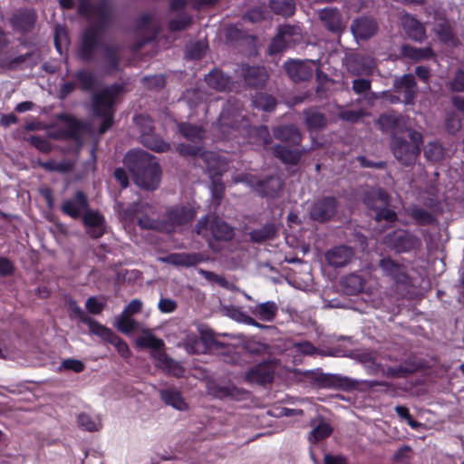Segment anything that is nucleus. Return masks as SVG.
<instances>
[{
    "label": "nucleus",
    "instance_id": "nucleus-1",
    "mask_svg": "<svg viewBox=\"0 0 464 464\" xmlns=\"http://www.w3.org/2000/svg\"><path fill=\"white\" fill-rule=\"evenodd\" d=\"M78 14L86 18L93 16L98 21L85 27L81 34L77 55L83 62L93 60L98 49L103 51V59L111 71H117L121 63V50L117 44H103L102 39L106 28L112 21V10L107 0L93 5L90 0H78Z\"/></svg>",
    "mask_w": 464,
    "mask_h": 464
},
{
    "label": "nucleus",
    "instance_id": "nucleus-2",
    "mask_svg": "<svg viewBox=\"0 0 464 464\" xmlns=\"http://www.w3.org/2000/svg\"><path fill=\"white\" fill-rule=\"evenodd\" d=\"M125 160L138 187L149 191L159 188L161 168L154 156L144 150H138L128 152Z\"/></svg>",
    "mask_w": 464,
    "mask_h": 464
},
{
    "label": "nucleus",
    "instance_id": "nucleus-3",
    "mask_svg": "<svg viewBox=\"0 0 464 464\" xmlns=\"http://www.w3.org/2000/svg\"><path fill=\"white\" fill-rule=\"evenodd\" d=\"M121 92L122 86L115 83L93 94L92 101L93 115L102 120L99 127V133L104 134L112 126L115 100Z\"/></svg>",
    "mask_w": 464,
    "mask_h": 464
},
{
    "label": "nucleus",
    "instance_id": "nucleus-4",
    "mask_svg": "<svg viewBox=\"0 0 464 464\" xmlns=\"http://www.w3.org/2000/svg\"><path fill=\"white\" fill-rule=\"evenodd\" d=\"M410 140L400 135H392L391 147L394 157L403 165H412L420 153V145L423 142L422 134L413 129L407 130Z\"/></svg>",
    "mask_w": 464,
    "mask_h": 464
},
{
    "label": "nucleus",
    "instance_id": "nucleus-5",
    "mask_svg": "<svg viewBox=\"0 0 464 464\" xmlns=\"http://www.w3.org/2000/svg\"><path fill=\"white\" fill-rule=\"evenodd\" d=\"M197 216V210L190 204L174 205L163 214L165 233H173L177 227L190 224Z\"/></svg>",
    "mask_w": 464,
    "mask_h": 464
},
{
    "label": "nucleus",
    "instance_id": "nucleus-6",
    "mask_svg": "<svg viewBox=\"0 0 464 464\" xmlns=\"http://www.w3.org/2000/svg\"><path fill=\"white\" fill-rule=\"evenodd\" d=\"M384 244L395 253H409L421 247V240L405 229H397L384 237Z\"/></svg>",
    "mask_w": 464,
    "mask_h": 464
},
{
    "label": "nucleus",
    "instance_id": "nucleus-7",
    "mask_svg": "<svg viewBox=\"0 0 464 464\" xmlns=\"http://www.w3.org/2000/svg\"><path fill=\"white\" fill-rule=\"evenodd\" d=\"M237 72L243 80L246 86L250 89L263 88L269 78V74L266 67L261 65L242 63L237 70Z\"/></svg>",
    "mask_w": 464,
    "mask_h": 464
},
{
    "label": "nucleus",
    "instance_id": "nucleus-8",
    "mask_svg": "<svg viewBox=\"0 0 464 464\" xmlns=\"http://www.w3.org/2000/svg\"><path fill=\"white\" fill-rule=\"evenodd\" d=\"M338 201L334 196H324L316 199L311 206L310 218L324 223L330 221L337 213Z\"/></svg>",
    "mask_w": 464,
    "mask_h": 464
},
{
    "label": "nucleus",
    "instance_id": "nucleus-9",
    "mask_svg": "<svg viewBox=\"0 0 464 464\" xmlns=\"http://www.w3.org/2000/svg\"><path fill=\"white\" fill-rule=\"evenodd\" d=\"M90 208L88 196L82 190H76L72 197L64 199L60 207L62 213L72 219L81 218Z\"/></svg>",
    "mask_w": 464,
    "mask_h": 464
},
{
    "label": "nucleus",
    "instance_id": "nucleus-10",
    "mask_svg": "<svg viewBox=\"0 0 464 464\" xmlns=\"http://www.w3.org/2000/svg\"><path fill=\"white\" fill-rule=\"evenodd\" d=\"M379 267L383 275L391 277L397 285L408 287L412 285L411 278L407 273V267L392 257L382 258L379 261Z\"/></svg>",
    "mask_w": 464,
    "mask_h": 464
},
{
    "label": "nucleus",
    "instance_id": "nucleus-11",
    "mask_svg": "<svg viewBox=\"0 0 464 464\" xmlns=\"http://www.w3.org/2000/svg\"><path fill=\"white\" fill-rule=\"evenodd\" d=\"M316 61L289 59L284 63L287 76L295 82H307L312 79Z\"/></svg>",
    "mask_w": 464,
    "mask_h": 464
},
{
    "label": "nucleus",
    "instance_id": "nucleus-12",
    "mask_svg": "<svg viewBox=\"0 0 464 464\" xmlns=\"http://www.w3.org/2000/svg\"><path fill=\"white\" fill-rule=\"evenodd\" d=\"M314 383L319 388L343 391H351L357 387V382L349 377L324 372L315 375Z\"/></svg>",
    "mask_w": 464,
    "mask_h": 464
},
{
    "label": "nucleus",
    "instance_id": "nucleus-13",
    "mask_svg": "<svg viewBox=\"0 0 464 464\" xmlns=\"http://www.w3.org/2000/svg\"><path fill=\"white\" fill-rule=\"evenodd\" d=\"M81 219L86 234L92 239H99L106 233V220L99 210L90 208Z\"/></svg>",
    "mask_w": 464,
    "mask_h": 464
},
{
    "label": "nucleus",
    "instance_id": "nucleus-14",
    "mask_svg": "<svg viewBox=\"0 0 464 464\" xmlns=\"http://www.w3.org/2000/svg\"><path fill=\"white\" fill-rule=\"evenodd\" d=\"M393 90L396 93H403L402 102L406 105H413L418 93V85L415 77L411 73H405L395 77Z\"/></svg>",
    "mask_w": 464,
    "mask_h": 464
},
{
    "label": "nucleus",
    "instance_id": "nucleus-15",
    "mask_svg": "<svg viewBox=\"0 0 464 464\" xmlns=\"http://www.w3.org/2000/svg\"><path fill=\"white\" fill-rule=\"evenodd\" d=\"M238 117L235 111L224 108L214 127L216 135L224 140L229 139L238 127Z\"/></svg>",
    "mask_w": 464,
    "mask_h": 464
},
{
    "label": "nucleus",
    "instance_id": "nucleus-16",
    "mask_svg": "<svg viewBox=\"0 0 464 464\" xmlns=\"http://www.w3.org/2000/svg\"><path fill=\"white\" fill-rule=\"evenodd\" d=\"M36 19L37 15L34 9L21 8L13 14L9 22L14 29L26 33L34 28Z\"/></svg>",
    "mask_w": 464,
    "mask_h": 464
},
{
    "label": "nucleus",
    "instance_id": "nucleus-17",
    "mask_svg": "<svg viewBox=\"0 0 464 464\" xmlns=\"http://www.w3.org/2000/svg\"><path fill=\"white\" fill-rule=\"evenodd\" d=\"M353 256V249L344 245L334 246L325 253L326 262L329 266L335 268L347 266Z\"/></svg>",
    "mask_w": 464,
    "mask_h": 464
},
{
    "label": "nucleus",
    "instance_id": "nucleus-18",
    "mask_svg": "<svg viewBox=\"0 0 464 464\" xmlns=\"http://www.w3.org/2000/svg\"><path fill=\"white\" fill-rule=\"evenodd\" d=\"M274 365L271 362H262L253 366L246 373V380L249 382L257 384L271 383L274 380Z\"/></svg>",
    "mask_w": 464,
    "mask_h": 464
},
{
    "label": "nucleus",
    "instance_id": "nucleus-19",
    "mask_svg": "<svg viewBox=\"0 0 464 464\" xmlns=\"http://www.w3.org/2000/svg\"><path fill=\"white\" fill-rule=\"evenodd\" d=\"M380 128L383 131H392V135H399V132H407L410 128L406 127V121L402 115L390 111L382 114L378 119Z\"/></svg>",
    "mask_w": 464,
    "mask_h": 464
},
{
    "label": "nucleus",
    "instance_id": "nucleus-20",
    "mask_svg": "<svg viewBox=\"0 0 464 464\" xmlns=\"http://www.w3.org/2000/svg\"><path fill=\"white\" fill-rule=\"evenodd\" d=\"M255 190L262 198H276L284 187L283 180L275 175L258 179L253 184Z\"/></svg>",
    "mask_w": 464,
    "mask_h": 464
},
{
    "label": "nucleus",
    "instance_id": "nucleus-21",
    "mask_svg": "<svg viewBox=\"0 0 464 464\" xmlns=\"http://www.w3.org/2000/svg\"><path fill=\"white\" fill-rule=\"evenodd\" d=\"M295 34V27L289 24L281 25L277 29V34L272 39L268 53L275 55L283 53L289 47V39Z\"/></svg>",
    "mask_w": 464,
    "mask_h": 464
},
{
    "label": "nucleus",
    "instance_id": "nucleus-22",
    "mask_svg": "<svg viewBox=\"0 0 464 464\" xmlns=\"http://www.w3.org/2000/svg\"><path fill=\"white\" fill-rule=\"evenodd\" d=\"M94 334L113 345L121 357L128 358L130 355V350L127 343L107 326L102 324Z\"/></svg>",
    "mask_w": 464,
    "mask_h": 464
},
{
    "label": "nucleus",
    "instance_id": "nucleus-23",
    "mask_svg": "<svg viewBox=\"0 0 464 464\" xmlns=\"http://www.w3.org/2000/svg\"><path fill=\"white\" fill-rule=\"evenodd\" d=\"M351 29L356 38L367 40L375 34L378 30V24L374 19L362 16L353 22Z\"/></svg>",
    "mask_w": 464,
    "mask_h": 464
},
{
    "label": "nucleus",
    "instance_id": "nucleus-24",
    "mask_svg": "<svg viewBox=\"0 0 464 464\" xmlns=\"http://www.w3.org/2000/svg\"><path fill=\"white\" fill-rule=\"evenodd\" d=\"M207 84L218 92L233 91L235 82L230 76L225 74L220 69H213L205 78Z\"/></svg>",
    "mask_w": 464,
    "mask_h": 464
},
{
    "label": "nucleus",
    "instance_id": "nucleus-25",
    "mask_svg": "<svg viewBox=\"0 0 464 464\" xmlns=\"http://www.w3.org/2000/svg\"><path fill=\"white\" fill-rule=\"evenodd\" d=\"M209 230L213 239L216 241L228 242L235 236L234 228L218 217H214L210 220Z\"/></svg>",
    "mask_w": 464,
    "mask_h": 464
},
{
    "label": "nucleus",
    "instance_id": "nucleus-26",
    "mask_svg": "<svg viewBox=\"0 0 464 464\" xmlns=\"http://www.w3.org/2000/svg\"><path fill=\"white\" fill-rule=\"evenodd\" d=\"M274 137L283 142L297 146L302 141V134L294 124L280 125L273 129Z\"/></svg>",
    "mask_w": 464,
    "mask_h": 464
},
{
    "label": "nucleus",
    "instance_id": "nucleus-27",
    "mask_svg": "<svg viewBox=\"0 0 464 464\" xmlns=\"http://www.w3.org/2000/svg\"><path fill=\"white\" fill-rule=\"evenodd\" d=\"M389 200V194L381 188L371 189L363 196V203L366 207L375 211L382 207H387Z\"/></svg>",
    "mask_w": 464,
    "mask_h": 464
},
{
    "label": "nucleus",
    "instance_id": "nucleus-28",
    "mask_svg": "<svg viewBox=\"0 0 464 464\" xmlns=\"http://www.w3.org/2000/svg\"><path fill=\"white\" fill-rule=\"evenodd\" d=\"M273 154L282 163L285 165H297L302 158V152L299 149H289L282 144H276L273 147Z\"/></svg>",
    "mask_w": 464,
    "mask_h": 464
},
{
    "label": "nucleus",
    "instance_id": "nucleus-29",
    "mask_svg": "<svg viewBox=\"0 0 464 464\" xmlns=\"http://www.w3.org/2000/svg\"><path fill=\"white\" fill-rule=\"evenodd\" d=\"M251 314L264 322H273L278 313V305L274 301H266L249 308Z\"/></svg>",
    "mask_w": 464,
    "mask_h": 464
},
{
    "label": "nucleus",
    "instance_id": "nucleus-30",
    "mask_svg": "<svg viewBox=\"0 0 464 464\" xmlns=\"http://www.w3.org/2000/svg\"><path fill=\"white\" fill-rule=\"evenodd\" d=\"M401 54L414 62L430 60L435 57L433 49L430 46L419 48L410 44H403L401 48Z\"/></svg>",
    "mask_w": 464,
    "mask_h": 464
},
{
    "label": "nucleus",
    "instance_id": "nucleus-31",
    "mask_svg": "<svg viewBox=\"0 0 464 464\" xmlns=\"http://www.w3.org/2000/svg\"><path fill=\"white\" fill-rule=\"evenodd\" d=\"M319 17L328 31L332 33L343 31L341 15L336 9L324 8L320 12Z\"/></svg>",
    "mask_w": 464,
    "mask_h": 464
},
{
    "label": "nucleus",
    "instance_id": "nucleus-32",
    "mask_svg": "<svg viewBox=\"0 0 464 464\" xmlns=\"http://www.w3.org/2000/svg\"><path fill=\"white\" fill-rule=\"evenodd\" d=\"M77 87L85 92L94 91L98 86L96 76L89 70L80 69L73 73Z\"/></svg>",
    "mask_w": 464,
    "mask_h": 464
},
{
    "label": "nucleus",
    "instance_id": "nucleus-33",
    "mask_svg": "<svg viewBox=\"0 0 464 464\" xmlns=\"http://www.w3.org/2000/svg\"><path fill=\"white\" fill-rule=\"evenodd\" d=\"M166 262L177 266H195L202 261L197 253H173L165 258Z\"/></svg>",
    "mask_w": 464,
    "mask_h": 464
},
{
    "label": "nucleus",
    "instance_id": "nucleus-34",
    "mask_svg": "<svg viewBox=\"0 0 464 464\" xmlns=\"http://www.w3.org/2000/svg\"><path fill=\"white\" fill-rule=\"evenodd\" d=\"M161 401L169 406L179 411L187 409V403L184 401L181 392L175 388H168L160 392Z\"/></svg>",
    "mask_w": 464,
    "mask_h": 464
},
{
    "label": "nucleus",
    "instance_id": "nucleus-35",
    "mask_svg": "<svg viewBox=\"0 0 464 464\" xmlns=\"http://www.w3.org/2000/svg\"><path fill=\"white\" fill-rule=\"evenodd\" d=\"M140 142L142 145L150 150L155 152H166L170 149V144L163 140V138L155 133V130L151 134H145L140 136Z\"/></svg>",
    "mask_w": 464,
    "mask_h": 464
},
{
    "label": "nucleus",
    "instance_id": "nucleus-36",
    "mask_svg": "<svg viewBox=\"0 0 464 464\" xmlns=\"http://www.w3.org/2000/svg\"><path fill=\"white\" fill-rule=\"evenodd\" d=\"M347 68L352 74L362 76L370 75L372 72L373 66L364 57L354 55L348 60Z\"/></svg>",
    "mask_w": 464,
    "mask_h": 464
},
{
    "label": "nucleus",
    "instance_id": "nucleus-37",
    "mask_svg": "<svg viewBox=\"0 0 464 464\" xmlns=\"http://www.w3.org/2000/svg\"><path fill=\"white\" fill-rule=\"evenodd\" d=\"M409 215L417 226L424 227L436 225L438 223L433 214L417 205H413L410 208Z\"/></svg>",
    "mask_w": 464,
    "mask_h": 464
},
{
    "label": "nucleus",
    "instance_id": "nucleus-38",
    "mask_svg": "<svg viewBox=\"0 0 464 464\" xmlns=\"http://www.w3.org/2000/svg\"><path fill=\"white\" fill-rule=\"evenodd\" d=\"M304 122L309 130H317L324 129L327 124L325 115L314 109L304 111Z\"/></svg>",
    "mask_w": 464,
    "mask_h": 464
},
{
    "label": "nucleus",
    "instance_id": "nucleus-39",
    "mask_svg": "<svg viewBox=\"0 0 464 464\" xmlns=\"http://www.w3.org/2000/svg\"><path fill=\"white\" fill-rule=\"evenodd\" d=\"M276 235V227L273 223H266L259 228L251 230L248 233L253 243H263L273 239Z\"/></svg>",
    "mask_w": 464,
    "mask_h": 464
},
{
    "label": "nucleus",
    "instance_id": "nucleus-40",
    "mask_svg": "<svg viewBox=\"0 0 464 464\" xmlns=\"http://www.w3.org/2000/svg\"><path fill=\"white\" fill-rule=\"evenodd\" d=\"M250 142L260 146H267L272 142V137L268 127L266 125H260L257 127H252L248 130Z\"/></svg>",
    "mask_w": 464,
    "mask_h": 464
},
{
    "label": "nucleus",
    "instance_id": "nucleus-41",
    "mask_svg": "<svg viewBox=\"0 0 464 464\" xmlns=\"http://www.w3.org/2000/svg\"><path fill=\"white\" fill-rule=\"evenodd\" d=\"M69 309L74 317L78 318L82 323L88 325L91 334H94L96 331L101 327L102 324L86 315L83 310L77 304L75 301L72 300L69 303Z\"/></svg>",
    "mask_w": 464,
    "mask_h": 464
},
{
    "label": "nucleus",
    "instance_id": "nucleus-42",
    "mask_svg": "<svg viewBox=\"0 0 464 464\" xmlns=\"http://www.w3.org/2000/svg\"><path fill=\"white\" fill-rule=\"evenodd\" d=\"M179 130L184 138L192 142H198L204 139L203 128L195 124L182 122L179 125Z\"/></svg>",
    "mask_w": 464,
    "mask_h": 464
},
{
    "label": "nucleus",
    "instance_id": "nucleus-43",
    "mask_svg": "<svg viewBox=\"0 0 464 464\" xmlns=\"http://www.w3.org/2000/svg\"><path fill=\"white\" fill-rule=\"evenodd\" d=\"M269 8L276 14L290 17L295 12V3L294 0H270Z\"/></svg>",
    "mask_w": 464,
    "mask_h": 464
},
{
    "label": "nucleus",
    "instance_id": "nucleus-44",
    "mask_svg": "<svg viewBox=\"0 0 464 464\" xmlns=\"http://www.w3.org/2000/svg\"><path fill=\"white\" fill-rule=\"evenodd\" d=\"M435 34L438 39L444 44H455L457 42V37L454 34L453 27L447 20L437 24L435 27Z\"/></svg>",
    "mask_w": 464,
    "mask_h": 464
},
{
    "label": "nucleus",
    "instance_id": "nucleus-45",
    "mask_svg": "<svg viewBox=\"0 0 464 464\" xmlns=\"http://www.w3.org/2000/svg\"><path fill=\"white\" fill-rule=\"evenodd\" d=\"M252 103L256 109L271 112L276 109L277 102L271 94L257 92L253 96Z\"/></svg>",
    "mask_w": 464,
    "mask_h": 464
},
{
    "label": "nucleus",
    "instance_id": "nucleus-46",
    "mask_svg": "<svg viewBox=\"0 0 464 464\" xmlns=\"http://www.w3.org/2000/svg\"><path fill=\"white\" fill-rule=\"evenodd\" d=\"M405 31L409 38L411 40L421 43L426 38V31L424 26L418 20L411 18L406 21L404 25Z\"/></svg>",
    "mask_w": 464,
    "mask_h": 464
},
{
    "label": "nucleus",
    "instance_id": "nucleus-47",
    "mask_svg": "<svg viewBox=\"0 0 464 464\" xmlns=\"http://www.w3.org/2000/svg\"><path fill=\"white\" fill-rule=\"evenodd\" d=\"M58 119L67 124L68 129L65 131L67 138L77 140L80 137L82 125L74 116L71 114L62 113Z\"/></svg>",
    "mask_w": 464,
    "mask_h": 464
},
{
    "label": "nucleus",
    "instance_id": "nucleus-48",
    "mask_svg": "<svg viewBox=\"0 0 464 464\" xmlns=\"http://www.w3.org/2000/svg\"><path fill=\"white\" fill-rule=\"evenodd\" d=\"M445 150L439 141L429 142L424 149L425 158L432 162H439L443 160Z\"/></svg>",
    "mask_w": 464,
    "mask_h": 464
},
{
    "label": "nucleus",
    "instance_id": "nucleus-49",
    "mask_svg": "<svg viewBox=\"0 0 464 464\" xmlns=\"http://www.w3.org/2000/svg\"><path fill=\"white\" fill-rule=\"evenodd\" d=\"M137 224L141 229L155 230L165 233L163 218L161 219H154L148 215L136 217Z\"/></svg>",
    "mask_w": 464,
    "mask_h": 464
},
{
    "label": "nucleus",
    "instance_id": "nucleus-50",
    "mask_svg": "<svg viewBox=\"0 0 464 464\" xmlns=\"http://www.w3.org/2000/svg\"><path fill=\"white\" fill-rule=\"evenodd\" d=\"M332 426L327 422H320L314 427L309 434V440L313 443H316L323 440L329 438L333 433Z\"/></svg>",
    "mask_w": 464,
    "mask_h": 464
},
{
    "label": "nucleus",
    "instance_id": "nucleus-51",
    "mask_svg": "<svg viewBox=\"0 0 464 464\" xmlns=\"http://www.w3.org/2000/svg\"><path fill=\"white\" fill-rule=\"evenodd\" d=\"M136 343L140 348H150L156 351L161 350L164 347V342L151 333L140 336Z\"/></svg>",
    "mask_w": 464,
    "mask_h": 464
},
{
    "label": "nucleus",
    "instance_id": "nucleus-52",
    "mask_svg": "<svg viewBox=\"0 0 464 464\" xmlns=\"http://www.w3.org/2000/svg\"><path fill=\"white\" fill-rule=\"evenodd\" d=\"M192 21L193 19L190 14L183 13L169 22L168 29L171 33L180 32L188 28Z\"/></svg>",
    "mask_w": 464,
    "mask_h": 464
},
{
    "label": "nucleus",
    "instance_id": "nucleus-53",
    "mask_svg": "<svg viewBox=\"0 0 464 464\" xmlns=\"http://www.w3.org/2000/svg\"><path fill=\"white\" fill-rule=\"evenodd\" d=\"M221 172L211 174V194L217 204L220 203L225 192V186L221 180Z\"/></svg>",
    "mask_w": 464,
    "mask_h": 464
},
{
    "label": "nucleus",
    "instance_id": "nucleus-54",
    "mask_svg": "<svg viewBox=\"0 0 464 464\" xmlns=\"http://www.w3.org/2000/svg\"><path fill=\"white\" fill-rule=\"evenodd\" d=\"M364 280L362 276L351 274L343 278V286L350 295L360 293L364 286Z\"/></svg>",
    "mask_w": 464,
    "mask_h": 464
},
{
    "label": "nucleus",
    "instance_id": "nucleus-55",
    "mask_svg": "<svg viewBox=\"0 0 464 464\" xmlns=\"http://www.w3.org/2000/svg\"><path fill=\"white\" fill-rule=\"evenodd\" d=\"M133 120L136 126L139 128L140 136H144L146 133L151 134V132L155 130L154 121L151 117L140 114L136 115Z\"/></svg>",
    "mask_w": 464,
    "mask_h": 464
},
{
    "label": "nucleus",
    "instance_id": "nucleus-56",
    "mask_svg": "<svg viewBox=\"0 0 464 464\" xmlns=\"http://www.w3.org/2000/svg\"><path fill=\"white\" fill-rule=\"evenodd\" d=\"M135 324L136 322L131 318V316L125 315V314L121 313L117 319L116 326L119 331L128 334L135 330Z\"/></svg>",
    "mask_w": 464,
    "mask_h": 464
},
{
    "label": "nucleus",
    "instance_id": "nucleus-57",
    "mask_svg": "<svg viewBox=\"0 0 464 464\" xmlns=\"http://www.w3.org/2000/svg\"><path fill=\"white\" fill-rule=\"evenodd\" d=\"M415 368L411 365H398L394 367H388L386 370V375L392 378H402L413 373Z\"/></svg>",
    "mask_w": 464,
    "mask_h": 464
},
{
    "label": "nucleus",
    "instance_id": "nucleus-58",
    "mask_svg": "<svg viewBox=\"0 0 464 464\" xmlns=\"http://www.w3.org/2000/svg\"><path fill=\"white\" fill-rule=\"evenodd\" d=\"M265 18V8L263 6H254L248 9L243 15V19L251 23H258Z\"/></svg>",
    "mask_w": 464,
    "mask_h": 464
},
{
    "label": "nucleus",
    "instance_id": "nucleus-59",
    "mask_svg": "<svg viewBox=\"0 0 464 464\" xmlns=\"http://www.w3.org/2000/svg\"><path fill=\"white\" fill-rule=\"evenodd\" d=\"M449 87L452 92H464V70L459 69L456 71Z\"/></svg>",
    "mask_w": 464,
    "mask_h": 464
},
{
    "label": "nucleus",
    "instance_id": "nucleus-60",
    "mask_svg": "<svg viewBox=\"0 0 464 464\" xmlns=\"http://www.w3.org/2000/svg\"><path fill=\"white\" fill-rule=\"evenodd\" d=\"M206 45L201 42L192 44L187 51V56L192 60L201 59L205 54Z\"/></svg>",
    "mask_w": 464,
    "mask_h": 464
},
{
    "label": "nucleus",
    "instance_id": "nucleus-61",
    "mask_svg": "<svg viewBox=\"0 0 464 464\" xmlns=\"http://www.w3.org/2000/svg\"><path fill=\"white\" fill-rule=\"evenodd\" d=\"M29 140H30L31 145H33L34 148H36L38 150H40L42 152L46 153V152L51 151V150H52L50 141L42 136L33 135L30 137Z\"/></svg>",
    "mask_w": 464,
    "mask_h": 464
},
{
    "label": "nucleus",
    "instance_id": "nucleus-62",
    "mask_svg": "<svg viewBox=\"0 0 464 464\" xmlns=\"http://www.w3.org/2000/svg\"><path fill=\"white\" fill-rule=\"evenodd\" d=\"M85 307L90 314H100L103 311L105 304L100 302L95 296H91L87 299Z\"/></svg>",
    "mask_w": 464,
    "mask_h": 464
},
{
    "label": "nucleus",
    "instance_id": "nucleus-63",
    "mask_svg": "<svg viewBox=\"0 0 464 464\" xmlns=\"http://www.w3.org/2000/svg\"><path fill=\"white\" fill-rule=\"evenodd\" d=\"M164 363L166 368L173 376L178 378L183 376L185 369L179 362H176L171 358H166Z\"/></svg>",
    "mask_w": 464,
    "mask_h": 464
},
{
    "label": "nucleus",
    "instance_id": "nucleus-64",
    "mask_svg": "<svg viewBox=\"0 0 464 464\" xmlns=\"http://www.w3.org/2000/svg\"><path fill=\"white\" fill-rule=\"evenodd\" d=\"M372 82L369 79L358 78L353 81V91L357 94L364 93L371 90Z\"/></svg>",
    "mask_w": 464,
    "mask_h": 464
}]
</instances>
